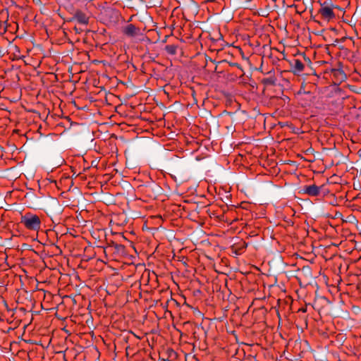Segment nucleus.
<instances>
[{"label": "nucleus", "instance_id": "f257e3e1", "mask_svg": "<svg viewBox=\"0 0 361 361\" xmlns=\"http://www.w3.org/2000/svg\"><path fill=\"white\" fill-rule=\"evenodd\" d=\"M20 222L30 230L37 231L39 229L41 221L38 216L31 213H27L21 216Z\"/></svg>", "mask_w": 361, "mask_h": 361}, {"label": "nucleus", "instance_id": "f03ea898", "mask_svg": "<svg viewBox=\"0 0 361 361\" xmlns=\"http://www.w3.org/2000/svg\"><path fill=\"white\" fill-rule=\"evenodd\" d=\"M70 20H77L79 23L83 25H87L88 23V18L80 10H77L73 13V16Z\"/></svg>", "mask_w": 361, "mask_h": 361}, {"label": "nucleus", "instance_id": "7ed1b4c3", "mask_svg": "<svg viewBox=\"0 0 361 361\" xmlns=\"http://www.w3.org/2000/svg\"><path fill=\"white\" fill-rule=\"evenodd\" d=\"M319 13L322 16L324 19L327 20H330L335 18V13L333 11V8L330 7H321L319 11Z\"/></svg>", "mask_w": 361, "mask_h": 361}, {"label": "nucleus", "instance_id": "20e7f679", "mask_svg": "<svg viewBox=\"0 0 361 361\" xmlns=\"http://www.w3.org/2000/svg\"><path fill=\"white\" fill-rule=\"evenodd\" d=\"M331 314L334 317L345 318L348 316V312L347 311H343L341 309V305H336L331 307Z\"/></svg>", "mask_w": 361, "mask_h": 361}, {"label": "nucleus", "instance_id": "39448f33", "mask_svg": "<svg viewBox=\"0 0 361 361\" xmlns=\"http://www.w3.org/2000/svg\"><path fill=\"white\" fill-rule=\"evenodd\" d=\"M290 66L292 67V72L295 75L299 74L304 70L303 63L298 59H294L292 62H290Z\"/></svg>", "mask_w": 361, "mask_h": 361}, {"label": "nucleus", "instance_id": "423d86ee", "mask_svg": "<svg viewBox=\"0 0 361 361\" xmlns=\"http://www.w3.org/2000/svg\"><path fill=\"white\" fill-rule=\"evenodd\" d=\"M125 35L128 37H134L139 32V29L133 24L128 25L123 30Z\"/></svg>", "mask_w": 361, "mask_h": 361}, {"label": "nucleus", "instance_id": "0eeeda50", "mask_svg": "<svg viewBox=\"0 0 361 361\" xmlns=\"http://www.w3.org/2000/svg\"><path fill=\"white\" fill-rule=\"evenodd\" d=\"M320 191V188L315 185H311L309 186H307L305 192L312 196H317L319 195Z\"/></svg>", "mask_w": 361, "mask_h": 361}, {"label": "nucleus", "instance_id": "6e6552de", "mask_svg": "<svg viewBox=\"0 0 361 361\" xmlns=\"http://www.w3.org/2000/svg\"><path fill=\"white\" fill-rule=\"evenodd\" d=\"M111 244H112V246L114 247L116 252L118 254H121V255L124 254V252H125V246L124 245L116 244L114 242H112Z\"/></svg>", "mask_w": 361, "mask_h": 361}, {"label": "nucleus", "instance_id": "1a4fd4ad", "mask_svg": "<svg viewBox=\"0 0 361 361\" xmlns=\"http://www.w3.org/2000/svg\"><path fill=\"white\" fill-rule=\"evenodd\" d=\"M271 11V8L269 5L266 6L264 9H260L257 11V14L260 16L267 17Z\"/></svg>", "mask_w": 361, "mask_h": 361}, {"label": "nucleus", "instance_id": "9d476101", "mask_svg": "<svg viewBox=\"0 0 361 361\" xmlns=\"http://www.w3.org/2000/svg\"><path fill=\"white\" fill-rule=\"evenodd\" d=\"M262 82L265 85H276V79L274 78H264Z\"/></svg>", "mask_w": 361, "mask_h": 361}, {"label": "nucleus", "instance_id": "9b49d317", "mask_svg": "<svg viewBox=\"0 0 361 361\" xmlns=\"http://www.w3.org/2000/svg\"><path fill=\"white\" fill-rule=\"evenodd\" d=\"M177 46L175 45H167L165 47V50L170 54L174 55L176 53Z\"/></svg>", "mask_w": 361, "mask_h": 361}, {"label": "nucleus", "instance_id": "f8f14e48", "mask_svg": "<svg viewBox=\"0 0 361 361\" xmlns=\"http://www.w3.org/2000/svg\"><path fill=\"white\" fill-rule=\"evenodd\" d=\"M25 198L30 200L32 202H35L38 199V197L32 192H27Z\"/></svg>", "mask_w": 361, "mask_h": 361}, {"label": "nucleus", "instance_id": "ddd939ff", "mask_svg": "<svg viewBox=\"0 0 361 361\" xmlns=\"http://www.w3.org/2000/svg\"><path fill=\"white\" fill-rule=\"evenodd\" d=\"M321 6L322 7H330L331 8H333V6H334V4L333 3V1L331 0H326V1H324V3H321Z\"/></svg>", "mask_w": 361, "mask_h": 361}, {"label": "nucleus", "instance_id": "4468645a", "mask_svg": "<svg viewBox=\"0 0 361 361\" xmlns=\"http://www.w3.org/2000/svg\"><path fill=\"white\" fill-rule=\"evenodd\" d=\"M354 221H355V216L353 215H350L348 216V220L345 221L353 222Z\"/></svg>", "mask_w": 361, "mask_h": 361}, {"label": "nucleus", "instance_id": "2eb2a0df", "mask_svg": "<svg viewBox=\"0 0 361 361\" xmlns=\"http://www.w3.org/2000/svg\"><path fill=\"white\" fill-rule=\"evenodd\" d=\"M303 56H304V59H305V61L307 63V64H308L310 66H311V65H312V62H311V61H310V58L306 57V56L305 55V54H303Z\"/></svg>", "mask_w": 361, "mask_h": 361}, {"label": "nucleus", "instance_id": "dca6fc26", "mask_svg": "<svg viewBox=\"0 0 361 361\" xmlns=\"http://www.w3.org/2000/svg\"><path fill=\"white\" fill-rule=\"evenodd\" d=\"M68 11L71 13H73L74 11V8L72 5H70L68 8H67Z\"/></svg>", "mask_w": 361, "mask_h": 361}, {"label": "nucleus", "instance_id": "f3484780", "mask_svg": "<svg viewBox=\"0 0 361 361\" xmlns=\"http://www.w3.org/2000/svg\"><path fill=\"white\" fill-rule=\"evenodd\" d=\"M229 64L231 66H235V67H237L238 68H240V66L238 63H230Z\"/></svg>", "mask_w": 361, "mask_h": 361}, {"label": "nucleus", "instance_id": "a211bd4d", "mask_svg": "<svg viewBox=\"0 0 361 361\" xmlns=\"http://www.w3.org/2000/svg\"><path fill=\"white\" fill-rule=\"evenodd\" d=\"M336 8V9H338L340 11H343V8L341 7H340L339 6H337L336 4H334V6H333V8Z\"/></svg>", "mask_w": 361, "mask_h": 361}, {"label": "nucleus", "instance_id": "6ab92c4d", "mask_svg": "<svg viewBox=\"0 0 361 361\" xmlns=\"http://www.w3.org/2000/svg\"><path fill=\"white\" fill-rule=\"evenodd\" d=\"M314 151V149L312 148H309L307 150V152H312Z\"/></svg>", "mask_w": 361, "mask_h": 361}, {"label": "nucleus", "instance_id": "aec40b11", "mask_svg": "<svg viewBox=\"0 0 361 361\" xmlns=\"http://www.w3.org/2000/svg\"><path fill=\"white\" fill-rule=\"evenodd\" d=\"M306 269L307 271H310V268H309L308 267H303V270H304V269Z\"/></svg>", "mask_w": 361, "mask_h": 361}, {"label": "nucleus", "instance_id": "412c9836", "mask_svg": "<svg viewBox=\"0 0 361 361\" xmlns=\"http://www.w3.org/2000/svg\"><path fill=\"white\" fill-rule=\"evenodd\" d=\"M326 300H327V302H328L329 304H331L330 300H327V299H326Z\"/></svg>", "mask_w": 361, "mask_h": 361}]
</instances>
